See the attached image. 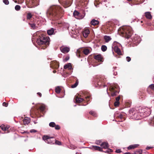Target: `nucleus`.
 I'll return each mask as SVG.
<instances>
[{
  "label": "nucleus",
  "mask_w": 154,
  "mask_h": 154,
  "mask_svg": "<svg viewBox=\"0 0 154 154\" xmlns=\"http://www.w3.org/2000/svg\"><path fill=\"white\" fill-rule=\"evenodd\" d=\"M64 13L63 8L60 6L53 5L47 10L46 16L50 20L55 21L61 18Z\"/></svg>",
  "instance_id": "f257e3e1"
},
{
  "label": "nucleus",
  "mask_w": 154,
  "mask_h": 154,
  "mask_svg": "<svg viewBox=\"0 0 154 154\" xmlns=\"http://www.w3.org/2000/svg\"><path fill=\"white\" fill-rule=\"evenodd\" d=\"M35 37L36 42L37 44L40 46L41 48L45 49L49 45V38L43 34L36 33Z\"/></svg>",
  "instance_id": "f03ea898"
},
{
  "label": "nucleus",
  "mask_w": 154,
  "mask_h": 154,
  "mask_svg": "<svg viewBox=\"0 0 154 154\" xmlns=\"http://www.w3.org/2000/svg\"><path fill=\"white\" fill-rule=\"evenodd\" d=\"M119 33L122 37L128 38L131 36L133 31L130 27H125L121 29Z\"/></svg>",
  "instance_id": "7ed1b4c3"
},
{
  "label": "nucleus",
  "mask_w": 154,
  "mask_h": 154,
  "mask_svg": "<svg viewBox=\"0 0 154 154\" xmlns=\"http://www.w3.org/2000/svg\"><path fill=\"white\" fill-rule=\"evenodd\" d=\"M105 81L106 79L103 77L94 79V86L98 88L104 87L105 86Z\"/></svg>",
  "instance_id": "20e7f679"
},
{
  "label": "nucleus",
  "mask_w": 154,
  "mask_h": 154,
  "mask_svg": "<svg viewBox=\"0 0 154 154\" xmlns=\"http://www.w3.org/2000/svg\"><path fill=\"white\" fill-rule=\"evenodd\" d=\"M109 90L112 97L117 95L119 92V88L117 85H111L109 88Z\"/></svg>",
  "instance_id": "39448f33"
},
{
  "label": "nucleus",
  "mask_w": 154,
  "mask_h": 154,
  "mask_svg": "<svg viewBox=\"0 0 154 154\" xmlns=\"http://www.w3.org/2000/svg\"><path fill=\"white\" fill-rule=\"evenodd\" d=\"M130 115L136 120H139L143 118L142 116L140 114L139 112H138L137 110L134 109H131L129 111Z\"/></svg>",
  "instance_id": "423d86ee"
},
{
  "label": "nucleus",
  "mask_w": 154,
  "mask_h": 154,
  "mask_svg": "<svg viewBox=\"0 0 154 154\" xmlns=\"http://www.w3.org/2000/svg\"><path fill=\"white\" fill-rule=\"evenodd\" d=\"M90 53V50L87 48H84L79 49L77 50L76 54L79 58L83 56V53L85 55H87Z\"/></svg>",
  "instance_id": "0eeeda50"
},
{
  "label": "nucleus",
  "mask_w": 154,
  "mask_h": 154,
  "mask_svg": "<svg viewBox=\"0 0 154 154\" xmlns=\"http://www.w3.org/2000/svg\"><path fill=\"white\" fill-rule=\"evenodd\" d=\"M91 99V96L89 95H88V96L85 97V100L81 97H80L78 96H76L75 97V100L76 103H80L82 102L83 101H84L87 102V104L83 105L84 106H85L88 104V102Z\"/></svg>",
  "instance_id": "6e6552de"
},
{
  "label": "nucleus",
  "mask_w": 154,
  "mask_h": 154,
  "mask_svg": "<svg viewBox=\"0 0 154 154\" xmlns=\"http://www.w3.org/2000/svg\"><path fill=\"white\" fill-rule=\"evenodd\" d=\"M59 1L64 7L66 8L71 5L72 0H59Z\"/></svg>",
  "instance_id": "1a4fd4ad"
},
{
  "label": "nucleus",
  "mask_w": 154,
  "mask_h": 154,
  "mask_svg": "<svg viewBox=\"0 0 154 154\" xmlns=\"http://www.w3.org/2000/svg\"><path fill=\"white\" fill-rule=\"evenodd\" d=\"M43 139L46 142L48 143H54V138L53 137H50L49 136L45 135L42 137Z\"/></svg>",
  "instance_id": "9d476101"
},
{
  "label": "nucleus",
  "mask_w": 154,
  "mask_h": 154,
  "mask_svg": "<svg viewBox=\"0 0 154 154\" xmlns=\"http://www.w3.org/2000/svg\"><path fill=\"white\" fill-rule=\"evenodd\" d=\"M125 114H115V117H116V119L118 120V121L119 122H122L125 120Z\"/></svg>",
  "instance_id": "9b49d317"
},
{
  "label": "nucleus",
  "mask_w": 154,
  "mask_h": 154,
  "mask_svg": "<svg viewBox=\"0 0 154 154\" xmlns=\"http://www.w3.org/2000/svg\"><path fill=\"white\" fill-rule=\"evenodd\" d=\"M50 66L53 69H57L59 66V63L56 61H52L50 64Z\"/></svg>",
  "instance_id": "f8f14e48"
},
{
  "label": "nucleus",
  "mask_w": 154,
  "mask_h": 154,
  "mask_svg": "<svg viewBox=\"0 0 154 154\" xmlns=\"http://www.w3.org/2000/svg\"><path fill=\"white\" fill-rule=\"evenodd\" d=\"M103 28H104V27ZM104 28L107 33H110L113 30L112 27L108 24L104 26Z\"/></svg>",
  "instance_id": "ddd939ff"
},
{
  "label": "nucleus",
  "mask_w": 154,
  "mask_h": 154,
  "mask_svg": "<svg viewBox=\"0 0 154 154\" xmlns=\"http://www.w3.org/2000/svg\"><path fill=\"white\" fill-rule=\"evenodd\" d=\"M93 57L94 59L96 60H97L99 62H103V58L102 56L100 54H99L97 55H94Z\"/></svg>",
  "instance_id": "4468645a"
},
{
  "label": "nucleus",
  "mask_w": 154,
  "mask_h": 154,
  "mask_svg": "<svg viewBox=\"0 0 154 154\" xmlns=\"http://www.w3.org/2000/svg\"><path fill=\"white\" fill-rule=\"evenodd\" d=\"M49 126L51 127H54L55 129L57 130H59L60 127V126L58 125H56L54 122H52L49 123Z\"/></svg>",
  "instance_id": "2eb2a0df"
},
{
  "label": "nucleus",
  "mask_w": 154,
  "mask_h": 154,
  "mask_svg": "<svg viewBox=\"0 0 154 154\" xmlns=\"http://www.w3.org/2000/svg\"><path fill=\"white\" fill-rule=\"evenodd\" d=\"M144 112L145 117L148 116L151 114V110L149 108L147 107L143 108Z\"/></svg>",
  "instance_id": "dca6fc26"
},
{
  "label": "nucleus",
  "mask_w": 154,
  "mask_h": 154,
  "mask_svg": "<svg viewBox=\"0 0 154 154\" xmlns=\"http://www.w3.org/2000/svg\"><path fill=\"white\" fill-rule=\"evenodd\" d=\"M60 50L62 53L66 54L69 51L70 48L67 47H61L60 48Z\"/></svg>",
  "instance_id": "f3484780"
},
{
  "label": "nucleus",
  "mask_w": 154,
  "mask_h": 154,
  "mask_svg": "<svg viewBox=\"0 0 154 154\" xmlns=\"http://www.w3.org/2000/svg\"><path fill=\"white\" fill-rule=\"evenodd\" d=\"M29 2L32 7H33L37 5V0H29Z\"/></svg>",
  "instance_id": "a211bd4d"
},
{
  "label": "nucleus",
  "mask_w": 154,
  "mask_h": 154,
  "mask_svg": "<svg viewBox=\"0 0 154 154\" xmlns=\"http://www.w3.org/2000/svg\"><path fill=\"white\" fill-rule=\"evenodd\" d=\"M28 24L31 29H35L38 28V26L36 25L35 23H29Z\"/></svg>",
  "instance_id": "6ab92c4d"
},
{
  "label": "nucleus",
  "mask_w": 154,
  "mask_h": 154,
  "mask_svg": "<svg viewBox=\"0 0 154 154\" xmlns=\"http://www.w3.org/2000/svg\"><path fill=\"white\" fill-rule=\"evenodd\" d=\"M154 91V84H152L150 85L148 87L147 90V91L149 93L150 92L151 90Z\"/></svg>",
  "instance_id": "aec40b11"
},
{
  "label": "nucleus",
  "mask_w": 154,
  "mask_h": 154,
  "mask_svg": "<svg viewBox=\"0 0 154 154\" xmlns=\"http://www.w3.org/2000/svg\"><path fill=\"white\" fill-rule=\"evenodd\" d=\"M45 109V106L44 105H42L37 110V111L38 112L39 111H40V112L42 113H44V111Z\"/></svg>",
  "instance_id": "412c9836"
},
{
  "label": "nucleus",
  "mask_w": 154,
  "mask_h": 154,
  "mask_svg": "<svg viewBox=\"0 0 154 154\" xmlns=\"http://www.w3.org/2000/svg\"><path fill=\"white\" fill-rule=\"evenodd\" d=\"M114 51L117 53V54L119 55H121L122 53L120 49L118 48L117 46H115L114 48Z\"/></svg>",
  "instance_id": "4be33fe9"
},
{
  "label": "nucleus",
  "mask_w": 154,
  "mask_h": 154,
  "mask_svg": "<svg viewBox=\"0 0 154 154\" xmlns=\"http://www.w3.org/2000/svg\"><path fill=\"white\" fill-rule=\"evenodd\" d=\"M64 69H68L69 70H71L72 69L71 63H68L64 65Z\"/></svg>",
  "instance_id": "5701e85b"
},
{
  "label": "nucleus",
  "mask_w": 154,
  "mask_h": 154,
  "mask_svg": "<svg viewBox=\"0 0 154 154\" xmlns=\"http://www.w3.org/2000/svg\"><path fill=\"white\" fill-rule=\"evenodd\" d=\"M30 119L29 118H25L23 119V123L25 125L28 124L30 122Z\"/></svg>",
  "instance_id": "b1692460"
},
{
  "label": "nucleus",
  "mask_w": 154,
  "mask_h": 154,
  "mask_svg": "<svg viewBox=\"0 0 154 154\" xmlns=\"http://www.w3.org/2000/svg\"><path fill=\"white\" fill-rule=\"evenodd\" d=\"M100 146L103 148L105 149H107L109 147L108 143L106 142H103L100 145Z\"/></svg>",
  "instance_id": "393cba45"
},
{
  "label": "nucleus",
  "mask_w": 154,
  "mask_h": 154,
  "mask_svg": "<svg viewBox=\"0 0 154 154\" xmlns=\"http://www.w3.org/2000/svg\"><path fill=\"white\" fill-rule=\"evenodd\" d=\"M99 23V21H98L97 20H96L94 19L92 20L91 22V25H93V26H95L97 25Z\"/></svg>",
  "instance_id": "a878e982"
},
{
  "label": "nucleus",
  "mask_w": 154,
  "mask_h": 154,
  "mask_svg": "<svg viewBox=\"0 0 154 154\" xmlns=\"http://www.w3.org/2000/svg\"><path fill=\"white\" fill-rule=\"evenodd\" d=\"M92 147V149L94 150H97L100 152L103 151L102 149L100 147L97 146H93Z\"/></svg>",
  "instance_id": "bb28decb"
},
{
  "label": "nucleus",
  "mask_w": 154,
  "mask_h": 154,
  "mask_svg": "<svg viewBox=\"0 0 154 154\" xmlns=\"http://www.w3.org/2000/svg\"><path fill=\"white\" fill-rule=\"evenodd\" d=\"M90 33V31L88 29H86L83 32V34L85 38H86L88 37V34Z\"/></svg>",
  "instance_id": "cd10ccee"
},
{
  "label": "nucleus",
  "mask_w": 154,
  "mask_h": 154,
  "mask_svg": "<svg viewBox=\"0 0 154 154\" xmlns=\"http://www.w3.org/2000/svg\"><path fill=\"white\" fill-rule=\"evenodd\" d=\"M139 146V145L137 144L130 145L128 147V149L129 150L137 148Z\"/></svg>",
  "instance_id": "c85d7f7f"
},
{
  "label": "nucleus",
  "mask_w": 154,
  "mask_h": 154,
  "mask_svg": "<svg viewBox=\"0 0 154 154\" xmlns=\"http://www.w3.org/2000/svg\"><path fill=\"white\" fill-rule=\"evenodd\" d=\"M54 29L53 28L47 30V33L49 35H51L54 34Z\"/></svg>",
  "instance_id": "c756f323"
},
{
  "label": "nucleus",
  "mask_w": 154,
  "mask_h": 154,
  "mask_svg": "<svg viewBox=\"0 0 154 154\" xmlns=\"http://www.w3.org/2000/svg\"><path fill=\"white\" fill-rule=\"evenodd\" d=\"M145 16L148 19H151L152 18V16L150 13L149 12H146L145 13Z\"/></svg>",
  "instance_id": "7c9ffc66"
},
{
  "label": "nucleus",
  "mask_w": 154,
  "mask_h": 154,
  "mask_svg": "<svg viewBox=\"0 0 154 154\" xmlns=\"http://www.w3.org/2000/svg\"><path fill=\"white\" fill-rule=\"evenodd\" d=\"M139 112H140V115L141 116H142L143 118L145 117L144 112L143 108L139 109Z\"/></svg>",
  "instance_id": "2f4dec72"
},
{
  "label": "nucleus",
  "mask_w": 154,
  "mask_h": 154,
  "mask_svg": "<svg viewBox=\"0 0 154 154\" xmlns=\"http://www.w3.org/2000/svg\"><path fill=\"white\" fill-rule=\"evenodd\" d=\"M139 95L141 96V98L143 99L145 98L146 95V93L144 91H140Z\"/></svg>",
  "instance_id": "473e14b6"
},
{
  "label": "nucleus",
  "mask_w": 154,
  "mask_h": 154,
  "mask_svg": "<svg viewBox=\"0 0 154 154\" xmlns=\"http://www.w3.org/2000/svg\"><path fill=\"white\" fill-rule=\"evenodd\" d=\"M0 127H1V129L2 130H3L4 131H8L6 133L8 132V128L6 127H5V125H2L0 126Z\"/></svg>",
  "instance_id": "72a5a7b5"
},
{
  "label": "nucleus",
  "mask_w": 154,
  "mask_h": 154,
  "mask_svg": "<svg viewBox=\"0 0 154 154\" xmlns=\"http://www.w3.org/2000/svg\"><path fill=\"white\" fill-rule=\"evenodd\" d=\"M32 15L31 13H28L26 15V18L27 20H30L32 17Z\"/></svg>",
  "instance_id": "f704fd0d"
},
{
  "label": "nucleus",
  "mask_w": 154,
  "mask_h": 154,
  "mask_svg": "<svg viewBox=\"0 0 154 154\" xmlns=\"http://www.w3.org/2000/svg\"><path fill=\"white\" fill-rule=\"evenodd\" d=\"M104 38L106 42H108L111 39V38L110 36H105L104 37Z\"/></svg>",
  "instance_id": "c9c22d12"
},
{
  "label": "nucleus",
  "mask_w": 154,
  "mask_h": 154,
  "mask_svg": "<svg viewBox=\"0 0 154 154\" xmlns=\"http://www.w3.org/2000/svg\"><path fill=\"white\" fill-rule=\"evenodd\" d=\"M61 89L59 86H57L56 87L55 89V91L57 94H59L61 91Z\"/></svg>",
  "instance_id": "e433bc0d"
},
{
  "label": "nucleus",
  "mask_w": 154,
  "mask_h": 154,
  "mask_svg": "<svg viewBox=\"0 0 154 154\" xmlns=\"http://www.w3.org/2000/svg\"><path fill=\"white\" fill-rule=\"evenodd\" d=\"M101 49L104 52L107 49V48L106 45H102L101 47Z\"/></svg>",
  "instance_id": "4c0bfd02"
},
{
  "label": "nucleus",
  "mask_w": 154,
  "mask_h": 154,
  "mask_svg": "<svg viewBox=\"0 0 154 154\" xmlns=\"http://www.w3.org/2000/svg\"><path fill=\"white\" fill-rule=\"evenodd\" d=\"M140 40V38L138 37H135L133 39V41H134L135 43H139V41Z\"/></svg>",
  "instance_id": "58836bf2"
},
{
  "label": "nucleus",
  "mask_w": 154,
  "mask_h": 154,
  "mask_svg": "<svg viewBox=\"0 0 154 154\" xmlns=\"http://www.w3.org/2000/svg\"><path fill=\"white\" fill-rule=\"evenodd\" d=\"M89 114L94 117H96L97 116V114L96 112L93 111H91L89 112Z\"/></svg>",
  "instance_id": "ea45409f"
},
{
  "label": "nucleus",
  "mask_w": 154,
  "mask_h": 154,
  "mask_svg": "<svg viewBox=\"0 0 154 154\" xmlns=\"http://www.w3.org/2000/svg\"><path fill=\"white\" fill-rule=\"evenodd\" d=\"M79 83V82L78 80H76L75 83L71 85V88H75L78 85Z\"/></svg>",
  "instance_id": "a19ab883"
},
{
  "label": "nucleus",
  "mask_w": 154,
  "mask_h": 154,
  "mask_svg": "<svg viewBox=\"0 0 154 154\" xmlns=\"http://www.w3.org/2000/svg\"><path fill=\"white\" fill-rule=\"evenodd\" d=\"M79 12L76 11H75L73 13V15L75 17H77L79 15Z\"/></svg>",
  "instance_id": "79ce46f5"
},
{
  "label": "nucleus",
  "mask_w": 154,
  "mask_h": 154,
  "mask_svg": "<svg viewBox=\"0 0 154 154\" xmlns=\"http://www.w3.org/2000/svg\"><path fill=\"white\" fill-rule=\"evenodd\" d=\"M100 3L99 2L97 1L96 0L94 3V4L96 7H99V5H100Z\"/></svg>",
  "instance_id": "37998d69"
},
{
  "label": "nucleus",
  "mask_w": 154,
  "mask_h": 154,
  "mask_svg": "<svg viewBox=\"0 0 154 154\" xmlns=\"http://www.w3.org/2000/svg\"><path fill=\"white\" fill-rule=\"evenodd\" d=\"M20 6L19 5H16L15 7V9L17 11L20 10Z\"/></svg>",
  "instance_id": "c03bdc74"
},
{
  "label": "nucleus",
  "mask_w": 154,
  "mask_h": 154,
  "mask_svg": "<svg viewBox=\"0 0 154 154\" xmlns=\"http://www.w3.org/2000/svg\"><path fill=\"white\" fill-rule=\"evenodd\" d=\"M54 143H55L56 144L59 145L61 144V143L60 141L58 140H56L55 139H54Z\"/></svg>",
  "instance_id": "a18cd8bd"
},
{
  "label": "nucleus",
  "mask_w": 154,
  "mask_h": 154,
  "mask_svg": "<svg viewBox=\"0 0 154 154\" xmlns=\"http://www.w3.org/2000/svg\"><path fill=\"white\" fill-rule=\"evenodd\" d=\"M113 152V150L110 149H108L105 152L106 153H109L110 152Z\"/></svg>",
  "instance_id": "49530a36"
},
{
  "label": "nucleus",
  "mask_w": 154,
  "mask_h": 154,
  "mask_svg": "<svg viewBox=\"0 0 154 154\" xmlns=\"http://www.w3.org/2000/svg\"><path fill=\"white\" fill-rule=\"evenodd\" d=\"M69 59V56H66V57L63 59L64 62H66Z\"/></svg>",
  "instance_id": "de8ad7c7"
},
{
  "label": "nucleus",
  "mask_w": 154,
  "mask_h": 154,
  "mask_svg": "<svg viewBox=\"0 0 154 154\" xmlns=\"http://www.w3.org/2000/svg\"><path fill=\"white\" fill-rule=\"evenodd\" d=\"M3 2L6 5H8L9 4V2L8 0H3Z\"/></svg>",
  "instance_id": "09e8293b"
},
{
  "label": "nucleus",
  "mask_w": 154,
  "mask_h": 154,
  "mask_svg": "<svg viewBox=\"0 0 154 154\" xmlns=\"http://www.w3.org/2000/svg\"><path fill=\"white\" fill-rule=\"evenodd\" d=\"M119 102L115 101L114 103V105L115 106L117 107L119 106Z\"/></svg>",
  "instance_id": "8fccbe9b"
},
{
  "label": "nucleus",
  "mask_w": 154,
  "mask_h": 154,
  "mask_svg": "<svg viewBox=\"0 0 154 154\" xmlns=\"http://www.w3.org/2000/svg\"><path fill=\"white\" fill-rule=\"evenodd\" d=\"M13 0L14 1V2L15 3H19V4L21 3L23 1H21L20 0Z\"/></svg>",
  "instance_id": "3c124183"
},
{
  "label": "nucleus",
  "mask_w": 154,
  "mask_h": 154,
  "mask_svg": "<svg viewBox=\"0 0 154 154\" xmlns=\"http://www.w3.org/2000/svg\"><path fill=\"white\" fill-rule=\"evenodd\" d=\"M2 105L5 107H7L8 105V103L5 102H4L2 103Z\"/></svg>",
  "instance_id": "603ef678"
},
{
  "label": "nucleus",
  "mask_w": 154,
  "mask_h": 154,
  "mask_svg": "<svg viewBox=\"0 0 154 154\" xmlns=\"http://www.w3.org/2000/svg\"><path fill=\"white\" fill-rule=\"evenodd\" d=\"M120 96H119L118 97H116V101L119 102V101L120 99Z\"/></svg>",
  "instance_id": "864d4df0"
},
{
  "label": "nucleus",
  "mask_w": 154,
  "mask_h": 154,
  "mask_svg": "<svg viewBox=\"0 0 154 154\" xmlns=\"http://www.w3.org/2000/svg\"><path fill=\"white\" fill-rule=\"evenodd\" d=\"M126 60L128 62H129L131 60V58L129 57H127L126 58Z\"/></svg>",
  "instance_id": "5fc2aeb1"
},
{
  "label": "nucleus",
  "mask_w": 154,
  "mask_h": 154,
  "mask_svg": "<svg viewBox=\"0 0 154 154\" xmlns=\"http://www.w3.org/2000/svg\"><path fill=\"white\" fill-rule=\"evenodd\" d=\"M142 152V151L139 150V151H136L135 153V154H140Z\"/></svg>",
  "instance_id": "6e6d98bb"
},
{
  "label": "nucleus",
  "mask_w": 154,
  "mask_h": 154,
  "mask_svg": "<svg viewBox=\"0 0 154 154\" xmlns=\"http://www.w3.org/2000/svg\"><path fill=\"white\" fill-rule=\"evenodd\" d=\"M115 152L116 153H119L121 152L122 151L120 149H117L116 150Z\"/></svg>",
  "instance_id": "4d7b16f0"
},
{
  "label": "nucleus",
  "mask_w": 154,
  "mask_h": 154,
  "mask_svg": "<svg viewBox=\"0 0 154 154\" xmlns=\"http://www.w3.org/2000/svg\"><path fill=\"white\" fill-rule=\"evenodd\" d=\"M151 123L152 125H154V116L151 120Z\"/></svg>",
  "instance_id": "13d9d810"
},
{
  "label": "nucleus",
  "mask_w": 154,
  "mask_h": 154,
  "mask_svg": "<svg viewBox=\"0 0 154 154\" xmlns=\"http://www.w3.org/2000/svg\"><path fill=\"white\" fill-rule=\"evenodd\" d=\"M37 132V131L36 130H35L34 129H32L30 130V132L31 133H35Z\"/></svg>",
  "instance_id": "bf43d9fd"
},
{
  "label": "nucleus",
  "mask_w": 154,
  "mask_h": 154,
  "mask_svg": "<svg viewBox=\"0 0 154 154\" xmlns=\"http://www.w3.org/2000/svg\"><path fill=\"white\" fill-rule=\"evenodd\" d=\"M152 148V147H151L150 146H147L146 147V149L147 150H149V149Z\"/></svg>",
  "instance_id": "052dcab7"
},
{
  "label": "nucleus",
  "mask_w": 154,
  "mask_h": 154,
  "mask_svg": "<svg viewBox=\"0 0 154 154\" xmlns=\"http://www.w3.org/2000/svg\"><path fill=\"white\" fill-rule=\"evenodd\" d=\"M37 94L39 96V97H41L42 96V94L40 92L37 93Z\"/></svg>",
  "instance_id": "680f3d73"
},
{
  "label": "nucleus",
  "mask_w": 154,
  "mask_h": 154,
  "mask_svg": "<svg viewBox=\"0 0 154 154\" xmlns=\"http://www.w3.org/2000/svg\"><path fill=\"white\" fill-rule=\"evenodd\" d=\"M57 25H56L57 26H60L62 25V23H58Z\"/></svg>",
  "instance_id": "e2e57ef3"
},
{
  "label": "nucleus",
  "mask_w": 154,
  "mask_h": 154,
  "mask_svg": "<svg viewBox=\"0 0 154 154\" xmlns=\"http://www.w3.org/2000/svg\"><path fill=\"white\" fill-rule=\"evenodd\" d=\"M124 154H131L129 152H125V153H124Z\"/></svg>",
  "instance_id": "0e129e2a"
},
{
  "label": "nucleus",
  "mask_w": 154,
  "mask_h": 154,
  "mask_svg": "<svg viewBox=\"0 0 154 154\" xmlns=\"http://www.w3.org/2000/svg\"><path fill=\"white\" fill-rule=\"evenodd\" d=\"M56 72V71L55 70H54L53 71V72L54 73H55Z\"/></svg>",
  "instance_id": "69168bd1"
},
{
  "label": "nucleus",
  "mask_w": 154,
  "mask_h": 154,
  "mask_svg": "<svg viewBox=\"0 0 154 154\" xmlns=\"http://www.w3.org/2000/svg\"><path fill=\"white\" fill-rule=\"evenodd\" d=\"M76 154H81V153L80 152H77L76 153Z\"/></svg>",
  "instance_id": "338daca9"
},
{
  "label": "nucleus",
  "mask_w": 154,
  "mask_h": 154,
  "mask_svg": "<svg viewBox=\"0 0 154 154\" xmlns=\"http://www.w3.org/2000/svg\"><path fill=\"white\" fill-rule=\"evenodd\" d=\"M153 82H154V78L153 79Z\"/></svg>",
  "instance_id": "774afa93"
}]
</instances>
